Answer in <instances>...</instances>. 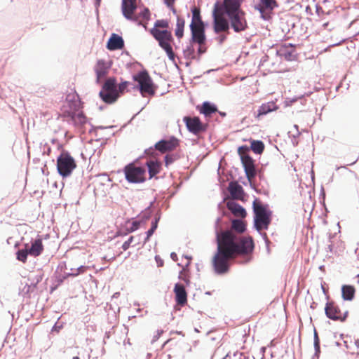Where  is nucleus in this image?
<instances>
[{
    "mask_svg": "<svg viewBox=\"0 0 359 359\" xmlns=\"http://www.w3.org/2000/svg\"><path fill=\"white\" fill-rule=\"evenodd\" d=\"M123 172L126 180L130 183H142L146 180V170L133 163L126 165Z\"/></svg>",
    "mask_w": 359,
    "mask_h": 359,
    "instance_id": "obj_7",
    "label": "nucleus"
},
{
    "mask_svg": "<svg viewBox=\"0 0 359 359\" xmlns=\"http://www.w3.org/2000/svg\"><path fill=\"white\" fill-rule=\"evenodd\" d=\"M341 293L344 300L351 301L354 298L355 289L352 285H344L341 287Z\"/></svg>",
    "mask_w": 359,
    "mask_h": 359,
    "instance_id": "obj_28",
    "label": "nucleus"
},
{
    "mask_svg": "<svg viewBox=\"0 0 359 359\" xmlns=\"http://www.w3.org/2000/svg\"><path fill=\"white\" fill-rule=\"evenodd\" d=\"M243 0H224L222 4L217 2L212 12L213 29L215 33L229 32V24L224 15H228L242 11L241 3Z\"/></svg>",
    "mask_w": 359,
    "mask_h": 359,
    "instance_id": "obj_2",
    "label": "nucleus"
},
{
    "mask_svg": "<svg viewBox=\"0 0 359 359\" xmlns=\"http://www.w3.org/2000/svg\"><path fill=\"white\" fill-rule=\"evenodd\" d=\"M229 357V355H226L223 359H228Z\"/></svg>",
    "mask_w": 359,
    "mask_h": 359,
    "instance_id": "obj_60",
    "label": "nucleus"
},
{
    "mask_svg": "<svg viewBox=\"0 0 359 359\" xmlns=\"http://www.w3.org/2000/svg\"><path fill=\"white\" fill-rule=\"evenodd\" d=\"M27 250L31 256L37 257L40 255L43 250L41 239L39 238L35 240V241L32 243L31 247L27 249Z\"/></svg>",
    "mask_w": 359,
    "mask_h": 359,
    "instance_id": "obj_26",
    "label": "nucleus"
},
{
    "mask_svg": "<svg viewBox=\"0 0 359 359\" xmlns=\"http://www.w3.org/2000/svg\"><path fill=\"white\" fill-rule=\"evenodd\" d=\"M72 359H80V358L79 356H74V357H73Z\"/></svg>",
    "mask_w": 359,
    "mask_h": 359,
    "instance_id": "obj_59",
    "label": "nucleus"
},
{
    "mask_svg": "<svg viewBox=\"0 0 359 359\" xmlns=\"http://www.w3.org/2000/svg\"><path fill=\"white\" fill-rule=\"evenodd\" d=\"M156 262L158 264V266H162L163 265V262L161 260L158 256L155 257Z\"/></svg>",
    "mask_w": 359,
    "mask_h": 359,
    "instance_id": "obj_48",
    "label": "nucleus"
},
{
    "mask_svg": "<svg viewBox=\"0 0 359 359\" xmlns=\"http://www.w3.org/2000/svg\"><path fill=\"white\" fill-rule=\"evenodd\" d=\"M197 109L205 117H210L212 114L217 111V107L208 102H203L201 107L198 106Z\"/></svg>",
    "mask_w": 359,
    "mask_h": 359,
    "instance_id": "obj_23",
    "label": "nucleus"
},
{
    "mask_svg": "<svg viewBox=\"0 0 359 359\" xmlns=\"http://www.w3.org/2000/svg\"><path fill=\"white\" fill-rule=\"evenodd\" d=\"M229 18L231 27L236 32H241L248 28L245 13L242 10L226 15Z\"/></svg>",
    "mask_w": 359,
    "mask_h": 359,
    "instance_id": "obj_8",
    "label": "nucleus"
},
{
    "mask_svg": "<svg viewBox=\"0 0 359 359\" xmlns=\"http://www.w3.org/2000/svg\"><path fill=\"white\" fill-rule=\"evenodd\" d=\"M256 229H257V231H261L264 229H267L268 226H259V225H257V226H255Z\"/></svg>",
    "mask_w": 359,
    "mask_h": 359,
    "instance_id": "obj_52",
    "label": "nucleus"
},
{
    "mask_svg": "<svg viewBox=\"0 0 359 359\" xmlns=\"http://www.w3.org/2000/svg\"><path fill=\"white\" fill-rule=\"evenodd\" d=\"M150 16V13L148 8H144L137 17L138 19L142 17L144 20H149Z\"/></svg>",
    "mask_w": 359,
    "mask_h": 359,
    "instance_id": "obj_40",
    "label": "nucleus"
},
{
    "mask_svg": "<svg viewBox=\"0 0 359 359\" xmlns=\"http://www.w3.org/2000/svg\"><path fill=\"white\" fill-rule=\"evenodd\" d=\"M278 6L276 0H260L259 4L255 6V9L259 11L262 18L269 20L274 8Z\"/></svg>",
    "mask_w": 359,
    "mask_h": 359,
    "instance_id": "obj_9",
    "label": "nucleus"
},
{
    "mask_svg": "<svg viewBox=\"0 0 359 359\" xmlns=\"http://www.w3.org/2000/svg\"><path fill=\"white\" fill-rule=\"evenodd\" d=\"M109 65L104 60H99L94 67L97 82L100 83L107 75Z\"/></svg>",
    "mask_w": 359,
    "mask_h": 359,
    "instance_id": "obj_15",
    "label": "nucleus"
},
{
    "mask_svg": "<svg viewBox=\"0 0 359 359\" xmlns=\"http://www.w3.org/2000/svg\"><path fill=\"white\" fill-rule=\"evenodd\" d=\"M175 300L178 305L183 306L187 302V294L183 285L177 283L174 288Z\"/></svg>",
    "mask_w": 359,
    "mask_h": 359,
    "instance_id": "obj_20",
    "label": "nucleus"
},
{
    "mask_svg": "<svg viewBox=\"0 0 359 359\" xmlns=\"http://www.w3.org/2000/svg\"><path fill=\"white\" fill-rule=\"evenodd\" d=\"M231 224L236 225V224H243L239 219H234V220L232 221V224Z\"/></svg>",
    "mask_w": 359,
    "mask_h": 359,
    "instance_id": "obj_51",
    "label": "nucleus"
},
{
    "mask_svg": "<svg viewBox=\"0 0 359 359\" xmlns=\"http://www.w3.org/2000/svg\"><path fill=\"white\" fill-rule=\"evenodd\" d=\"M100 96L104 102L111 104L117 100L118 93L115 91L101 90L100 92Z\"/></svg>",
    "mask_w": 359,
    "mask_h": 359,
    "instance_id": "obj_27",
    "label": "nucleus"
},
{
    "mask_svg": "<svg viewBox=\"0 0 359 359\" xmlns=\"http://www.w3.org/2000/svg\"><path fill=\"white\" fill-rule=\"evenodd\" d=\"M199 53H203L205 52V50L203 49L202 46H200L198 48Z\"/></svg>",
    "mask_w": 359,
    "mask_h": 359,
    "instance_id": "obj_55",
    "label": "nucleus"
},
{
    "mask_svg": "<svg viewBox=\"0 0 359 359\" xmlns=\"http://www.w3.org/2000/svg\"><path fill=\"white\" fill-rule=\"evenodd\" d=\"M97 1L100 2V0H97Z\"/></svg>",
    "mask_w": 359,
    "mask_h": 359,
    "instance_id": "obj_62",
    "label": "nucleus"
},
{
    "mask_svg": "<svg viewBox=\"0 0 359 359\" xmlns=\"http://www.w3.org/2000/svg\"><path fill=\"white\" fill-rule=\"evenodd\" d=\"M219 114H220L222 116H226V113H224V112H219Z\"/></svg>",
    "mask_w": 359,
    "mask_h": 359,
    "instance_id": "obj_56",
    "label": "nucleus"
},
{
    "mask_svg": "<svg viewBox=\"0 0 359 359\" xmlns=\"http://www.w3.org/2000/svg\"><path fill=\"white\" fill-rule=\"evenodd\" d=\"M87 269V267L86 266H81L80 267H79L77 269H76V273H72L71 275L74 276H78L79 274L80 273H84Z\"/></svg>",
    "mask_w": 359,
    "mask_h": 359,
    "instance_id": "obj_42",
    "label": "nucleus"
},
{
    "mask_svg": "<svg viewBox=\"0 0 359 359\" xmlns=\"http://www.w3.org/2000/svg\"><path fill=\"white\" fill-rule=\"evenodd\" d=\"M64 117H70L74 121V124L78 126H83L87 123V118L85 116L83 112H79L76 114L72 111H63Z\"/></svg>",
    "mask_w": 359,
    "mask_h": 359,
    "instance_id": "obj_18",
    "label": "nucleus"
},
{
    "mask_svg": "<svg viewBox=\"0 0 359 359\" xmlns=\"http://www.w3.org/2000/svg\"><path fill=\"white\" fill-rule=\"evenodd\" d=\"M175 1V0H164V2L166 4V6L172 11V12L174 14H176L177 10L174 6Z\"/></svg>",
    "mask_w": 359,
    "mask_h": 359,
    "instance_id": "obj_37",
    "label": "nucleus"
},
{
    "mask_svg": "<svg viewBox=\"0 0 359 359\" xmlns=\"http://www.w3.org/2000/svg\"><path fill=\"white\" fill-rule=\"evenodd\" d=\"M163 330H157L156 334L154 337V339L152 340V342H154L158 339V338L161 337V335L163 334Z\"/></svg>",
    "mask_w": 359,
    "mask_h": 359,
    "instance_id": "obj_46",
    "label": "nucleus"
},
{
    "mask_svg": "<svg viewBox=\"0 0 359 359\" xmlns=\"http://www.w3.org/2000/svg\"><path fill=\"white\" fill-rule=\"evenodd\" d=\"M252 208L255 224H269L271 222L272 211L268 205L255 199L252 203Z\"/></svg>",
    "mask_w": 359,
    "mask_h": 359,
    "instance_id": "obj_5",
    "label": "nucleus"
},
{
    "mask_svg": "<svg viewBox=\"0 0 359 359\" xmlns=\"http://www.w3.org/2000/svg\"><path fill=\"white\" fill-rule=\"evenodd\" d=\"M134 81L139 85V89L142 96H153L155 94V87L152 79L147 71H142L133 76Z\"/></svg>",
    "mask_w": 359,
    "mask_h": 359,
    "instance_id": "obj_6",
    "label": "nucleus"
},
{
    "mask_svg": "<svg viewBox=\"0 0 359 359\" xmlns=\"http://www.w3.org/2000/svg\"><path fill=\"white\" fill-rule=\"evenodd\" d=\"M185 258L187 259V263L186 264V266H188L190 264L191 257L189 256H185Z\"/></svg>",
    "mask_w": 359,
    "mask_h": 359,
    "instance_id": "obj_53",
    "label": "nucleus"
},
{
    "mask_svg": "<svg viewBox=\"0 0 359 359\" xmlns=\"http://www.w3.org/2000/svg\"><path fill=\"white\" fill-rule=\"evenodd\" d=\"M170 257L172 258V259L175 262H176L177 260V255L175 252H172L170 254Z\"/></svg>",
    "mask_w": 359,
    "mask_h": 359,
    "instance_id": "obj_50",
    "label": "nucleus"
},
{
    "mask_svg": "<svg viewBox=\"0 0 359 359\" xmlns=\"http://www.w3.org/2000/svg\"><path fill=\"white\" fill-rule=\"evenodd\" d=\"M168 27H169V23H168V21L167 20H158L156 21V22L154 24V27L153 28L167 29V28H168Z\"/></svg>",
    "mask_w": 359,
    "mask_h": 359,
    "instance_id": "obj_35",
    "label": "nucleus"
},
{
    "mask_svg": "<svg viewBox=\"0 0 359 359\" xmlns=\"http://www.w3.org/2000/svg\"><path fill=\"white\" fill-rule=\"evenodd\" d=\"M250 147L255 154H261L264 149V144L262 141L252 140Z\"/></svg>",
    "mask_w": 359,
    "mask_h": 359,
    "instance_id": "obj_31",
    "label": "nucleus"
},
{
    "mask_svg": "<svg viewBox=\"0 0 359 359\" xmlns=\"http://www.w3.org/2000/svg\"><path fill=\"white\" fill-rule=\"evenodd\" d=\"M355 186L358 187L359 190V179H356L354 183Z\"/></svg>",
    "mask_w": 359,
    "mask_h": 359,
    "instance_id": "obj_54",
    "label": "nucleus"
},
{
    "mask_svg": "<svg viewBox=\"0 0 359 359\" xmlns=\"http://www.w3.org/2000/svg\"><path fill=\"white\" fill-rule=\"evenodd\" d=\"M228 190L233 199L243 201L245 193L242 186L237 182H231Z\"/></svg>",
    "mask_w": 359,
    "mask_h": 359,
    "instance_id": "obj_19",
    "label": "nucleus"
},
{
    "mask_svg": "<svg viewBox=\"0 0 359 359\" xmlns=\"http://www.w3.org/2000/svg\"><path fill=\"white\" fill-rule=\"evenodd\" d=\"M226 39V35H220L219 37H218V41L219 42V43H222Z\"/></svg>",
    "mask_w": 359,
    "mask_h": 359,
    "instance_id": "obj_47",
    "label": "nucleus"
},
{
    "mask_svg": "<svg viewBox=\"0 0 359 359\" xmlns=\"http://www.w3.org/2000/svg\"><path fill=\"white\" fill-rule=\"evenodd\" d=\"M28 255H29V254L27 250V248L20 250L17 252V259L19 261H20L23 263H25L27 262V258Z\"/></svg>",
    "mask_w": 359,
    "mask_h": 359,
    "instance_id": "obj_34",
    "label": "nucleus"
},
{
    "mask_svg": "<svg viewBox=\"0 0 359 359\" xmlns=\"http://www.w3.org/2000/svg\"><path fill=\"white\" fill-rule=\"evenodd\" d=\"M124 47V41L121 36L112 34L107 42V48L110 50H121Z\"/></svg>",
    "mask_w": 359,
    "mask_h": 359,
    "instance_id": "obj_21",
    "label": "nucleus"
},
{
    "mask_svg": "<svg viewBox=\"0 0 359 359\" xmlns=\"http://www.w3.org/2000/svg\"><path fill=\"white\" fill-rule=\"evenodd\" d=\"M143 217H145V219L142 222L144 223L150 222L151 224H157L159 221V216L158 214H156L154 217L150 216V210H146L143 213Z\"/></svg>",
    "mask_w": 359,
    "mask_h": 359,
    "instance_id": "obj_32",
    "label": "nucleus"
},
{
    "mask_svg": "<svg viewBox=\"0 0 359 359\" xmlns=\"http://www.w3.org/2000/svg\"><path fill=\"white\" fill-rule=\"evenodd\" d=\"M293 53L292 52H290L288 53L287 54V53H285V57L287 60H292V57H293Z\"/></svg>",
    "mask_w": 359,
    "mask_h": 359,
    "instance_id": "obj_49",
    "label": "nucleus"
},
{
    "mask_svg": "<svg viewBox=\"0 0 359 359\" xmlns=\"http://www.w3.org/2000/svg\"><path fill=\"white\" fill-rule=\"evenodd\" d=\"M185 27V20L180 15L177 16L176 27L175 29V35L179 39L184 36V29Z\"/></svg>",
    "mask_w": 359,
    "mask_h": 359,
    "instance_id": "obj_29",
    "label": "nucleus"
},
{
    "mask_svg": "<svg viewBox=\"0 0 359 359\" xmlns=\"http://www.w3.org/2000/svg\"><path fill=\"white\" fill-rule=\"evenodd\" d=\"M133 236H130L129 238V239L126 241H125L122 245V248L124 250H126L127 249H128L131 242L133 241Z\"/></svg>",
    "mask_w": 359,
    "mask_h": 359,
    "instance_id": "obj_43",
    "label": "nucleus"
},
{
    "mask_svg": "<svg viewBox=\"0 0 359 359\" xmlns=\"http://www.w3.org/2000/svg\"><path fill=\"white\" fill-rule=\"evenodd\" d=\"M150 33L158 42L159 46L165 51L169 59L174 61L175 55L171 46V43L173 41L171 32L167 29L161 30L160 29L152 28L150 30Z\"/></svg>",
    "mask_w": 359,
    "mask_h": 359,
    "instance_id": "obj_3",
    "label": "nucleus"
},
{
    "mask_svg": "<svg viewBox=\"0 0 359 359\" xmlns=\"http://www.w3.org/2000/svg\"><path fill=\"white\" fill-rule=\"evenodd\" d=\"M158 226H151V228L147 231V237L145 238L144 242H147L149 239V238L153 235V233L155 232L156 228Z\"/></svg>",
    "mask_w": 359,
    "mask_h": 359,
    "instance_id": "obj_41",
    "label": "nucleus"
},
{
    "mask_svg": "<svg viewBox=\"0 0 359 359\" xmlns=\"http://www.w3.org/2000/svg\"><path fill=\"white\" fill-rule=\"evenodd\" d=\"M17 202V200H14L12 204L15 203Z\"/></svg>",
    "mask_w": 359,
    "mask_h": 359,
    "instance_id": "obj_61",
    "label": "nucleus"
},
{
    "mask_svg": "<svg viewBox=\"0 0 359 359\" xmlns=\"http://www.w3.org/2000/svg\"><path fill=\"white\" fill-rule=\"evenodd\" d=\"M246 226H230L216 229L217 251L212 257L216 273L223 274L229 271V261L239 256H249L255 248L251 236H243Z\"/></svg>",
    "mask_w": 359,
    "mask_h": 359,
    "instance_id": "obj_1",
    "label": "nucleus"
},
{
    "mask_svg": "<svg viewBox=\"0 0 359 359\" xmlns=\"http://www.w3.org/2000/svg\"><path fill=\"white\" fill-rule=\"evenodd\" d=\"M326 316L333 320L344 321L346 316L344 315L339 307L333 302H327L325 307Z\"/></svg>",
    "mask_w": 359,
    "mask_h": 359,
    "instance_id": "obj_12",
    "label": "nucleus"
},
{
    "mask_svg": "<svg viewBox=\"0 0 359 359\" xmlns=\"http://www.w3.org/2000/svg\"><path fill=\"white\" fill-rule=\"evenodd\" d=\"M169 341H170V339L167 340V341L163 344V346H165L167 343H168Z\"/></svg>",
    "mask_w": 359,
    "mask_h": 359,
    "instance_id": "obj_58",
    "label": "nucleus"
},
{
    "mask_svg": "<svg viewBox=\"0 0 359 359\" xmlns=\"http://www.w3.org/2000/svg\"><path fill=\"white\" fill-rule=\"evenodd\" d=\"M314 346L316 352L320 351V339L318 335L317 332L315 330L314 332Z\"/></svg>",
    "mask_w": 359,
    "mask_h": 359,
    "instance_id": "obj_39",
    "label": "nucleus"
},
{
    "mask_svg": "<svg viewBox=\"0 0 359 359\" xmlns=\"http://www.w3.org/2000/svg\"><path fill=\"white\" fill-rule=\"evenodd\" d=\"M128 82H127V81L122 82L118 86V90L121 93H123L125 90V89L128 87Z\"/></svg>",
    "mask_w": 359,
    "mask_h": 359,
    "instance_id": "obj_45",
    "label": "nucleus"
},
{
    "mask_svg": "<svg viewBox=\"0 0 359 359\" xmlns=\"http://www.w3.org/2000/svg\"><path fill=\"white\" fill-rule=\"evenodd\" d=\"M192 18L190 27L205 26L201 15V10L196 6L191 8Z\"/></svg>",
    "mask_w": 359,
    "mask_h": 359,
    "instance_id": "obj_25",
    "label": "nucleus"
},
{
    "mask_svg": "<svg viewBox=\"0 0 359 359\" xmlns=\"http://www.w3.org/2000/svg\"><path fill=\"white\" fill-rule=\"evenodd\" d=\"M102 90L118 92L116 90V79L114 78L108 79L104 83Z\"/></svg>",
    "mask_w": 359,
    "mask_h": 359,
    "instance_id": "obj_30",
    "label": "nucleus"
},
{
    "mask_svg": "<svg viewBox=\"0 0 359 359\" xmlns=\"http://www.w3.org/2000/svg\"><path fill=\"white\" fill-rule=\"evenodd\" d=\"M76 166L74 158L67 151H63L57 158V172L63 178L69 177Z\"/></svg>",
    "mask_w": 359,
    "mask_h": 359,
    "instance_id": "obj_4",
    "label": "nucleus"
},
{
    "mask_svg": "<svg viewBox=\"0 0 359 359\" xmlns=\"http://www.w3.org/2000/svg\"><path fill=\"white\" fill-rule=\"evenodd\" d=\"M183 121L189 132L197 135L207 130V125L203 123L197 116H184Z\"/></svg>",
    "mask_w": 359,
    "mask_h": 359,
    "instance_id": "obj_10",
    "label": "nucleus"
},
{
    "mask_svg": "<svg viewBox=\"0 0 359 359\" xmlns=\"http://www.w3.org/2000/svg\"><path fill=\"white\" fill-rule=\"evenodd\" d=\"M136 0L122 1V12L126 18L134 21L138 20V17L134 15V12L136 10Z\"/></svg>",
    "mask_w": 359,
    "mask_h": 359,
    "instance_id": "obj_13",
    "label": "nucleus"
},
{
    "mask_svg": "<svg viewBox=\"0 0 359 359\" xmlns=\"http://www.w3.org/2000/svg\"><path fill=\"white\" fill-rule=\"evenodd\" d=\"M174 158L172 156L170 155H166L165 156V164L166 166H168L170 163H172L174 161Z\"/></svg>",
    "mask_w": 359,
    "mask_h": 359,
    "instance_id": "obj_44",
    "label": "nucleus"
},
{
    "mask_svg": "<svg viewBox=\"0 0 359 359\" xmlns=\"http://www.w3.org/2000/svg\"><path fill=\"white\" fill-rule=\"evenodd\" d=\"M137 226H132L130 229H126V230H124L123 231H122V229H118L117 231V233H116L117 235L116 236H118L126 235L129 232H132V231L136 230L137 229Z\"/></svg>",
    "mask_w": 359,
    "mask_h": 359,
    "instance_id": "obj_38",
    "label": "nucleus"
},
{
    "mask_svg": "<svg viewBox=\"0 0 359 359\" xmlns=\"http://www.w3.org/2000/svg\"><path fill=\"white\" fill-rule=\"evenodd\" d=\"M192 39L194 42L203 46L205 42V26L190 27Z\"/></svg>",
    "mask_w": 359,
    "mask_h": 359,
    "instance_id": "obj_16",
    "label": "nucleus"
},
{
    "mask_svg": "<svg viewBox=\"0 0 359 359\" xmlns=\"http://www.w3.org/2000/svg\"><path fill=\"white\" fill-rule=\"evenodd\" d=\"M246 177L251 181L256 176V169L254 160L250 156H245L241 160Z\"/></svg>",
    "mask_w": 359,
    "mask_h": 359,
    "instance_id": "obj_14",
    "label": "nucleus"
},
{
    "mask_svg": "<svg viewBox=\"0 0 359 359\" xmlns=\"http://www.w3.org/2000/svg\"><path fill=\"white\" fill-rule=\"evenodd\" d=\"M132 224H133V225L140 224V223L137 222H133Z\"/></svg>",
    "mask_w": 359,
    "mask_h": 359,
    "instance_id": "obj_57",
    "label": "nucleus"
},
{
    "mask_svg": "<svg viewBox=\"0 0 359 359\" xmlns=\"http://www.w3.org/2000/svg\"><path fill=\"white\" fill-rule=\"evenodd\" d=\"M322 27L324 28V29L327 30H332L335 27V23L333 20H329V19H322L320 20Z\"/></svg>",
    "mask_w": 359,
    "mask_h": 359,
    "instance_id": "obj_33",
    "label": "nucleus"
},
{
    "mask_svg": "<svg viewBox=\"0 0 359 359\" xmlns=\"http://www.w3.org/2000/svg\"><path fill=\"white\" fill-rule=\"evenodd\" d=\"M226 207L236 217L243 219L247 215L245 208L233 200L227 201Z\"/></svg>",
    "mask_w": 359,
    "mask_h": 359,
    "instance_id": "obj_17",
    "label": "nucleus"
},
{
    "mask_svg": "<svg viewBox=\"0 0 359 359\" xmlns=\"http://www.w3.org/2000/svg\"><path fill=\"white\" fill-rule=\"evenodd\" d=\"M180 146V140L175 137H170L168 140H161L156 142L154 145L155 149L165 154L166 152L172 151Z\"/></svg>",
    "mask_w": 359,
    "mask_h": 359,
    "instance_id": "obj_11",
    "label": "nucleus"
},
{
    "mask_svg": "<svg viewBox=\"0 0 359 359\" xmlns=\"http://www.w3.org/2000/svg\"><path fill=\"white\" fill-rule=\"evenodd\" d=\"M148 168L149 178L158 174L161 170V163L156 160H150L146 163Z\"/></svg>",
    "mask_w": 359,
    "mask_h": 359,
    "instance_id": "obj_24",
    "label": "nucleus"
},
{
    "mask_svg": "<svg viewBox=\"0 0 359 359\" xmlns=\"http://www.w3.org/2000/svg\"><path fill=\"white\" fill-rule=\"evenodd\" d=\"M249 151V148L247 146H241L238 147V154L241 156V159H243V157L245 156H248L247 154L248 151Z\"/></svg>",
    "mask_w": 359,
    "mask_h": 359,
    "instance_id": "obj_36",
    "label": "nucleus"
},
{
    "mask_svg": "<svg viewBox=\"0 0 359 359\" xmlns=\"http://www.w3.org/2000/svg\"><path fill=\"white\" fill-rule=\"evenodd\" d=\"M279 109L275 101L263 103L257 110V118L266 115L270 112L276 111Z\"/></svg>",
    "mask_w": 359,
    "mask_h": 359,
    "instance_id": "obj_22",
    "label": "nucleus"
}]
</instances>
